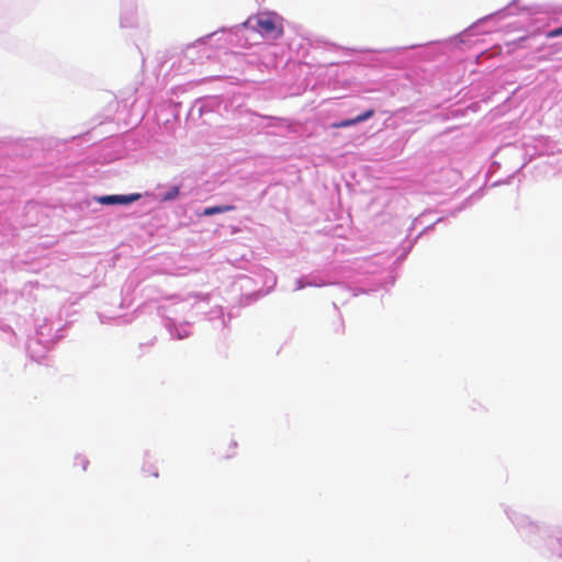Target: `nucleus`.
Masks as SVG:
<instances>
[{"label":"nucleus","mask_w":562,"mask_h":562,"mask_svg":"<svg viewBox=\"0 0 562 562\" xmlns=\"http://www.w3.org/2000/svg\"><path fill=\"white\" fill-rule=\"evenodd\" d=\"M250 21L255 22V29L266 37L277 40L283 35V19L274 12H262Z\"/></svg>","instance_id":"nucleus-1"},{"label":"nucleus","mask_w":562,"mask_h":562,"mask_svg":"<svg viewBox=\"0 0 562 562\" xmlns=\"http://www.w3.org/2000/svg\"><path fill=\"white\" fill-rule=\"evenodd\" d=\"M140 199L139 193L132 194H113V195H102L97 199V201L104 205H113V204H130L132 202Z\"/></svg>","instance_id":"nucleus-2"},{"label":"nucleus","mask_w":562,"mask_h":562,"mask_svg":"<svg viewBox=\"0 0 562 562\" xmlns=\"http://www.w3.org/2000/svg\"><path fill=\"white\" fill-rule=\"evenodd\" d=\"M373 114H374V111L372 109H369L368 111L356 116L355 119L345 120V121L333 124V127H335V128L349 127L357 123L364 122V121L369 120L370 117L373 116Z\"/></svg>","instance_id":"nucleus-3"},{"label":"nucleus","mask_w":562,"mask_h":562,"mask_svg":"<svg viewBox=\"0 0 562 562\" xmlns=\"http://www.w3.org/2000/svg\"><path fill=\"white\" fill-rule=\"evenodd\" d=\"M234 210H235L234 205L209 206V207H205L203 210L202 214L204 216H211V215H214V214H221V213L231 212V211H234Z\"/></svg>","instance_id":"nucleus-4"},{"label":"nucleus","mask_w":562,"mask_h":562,"mask_svg":"<svg viewBox=\"0 0 562 562\" xmlns=\"http://www.w3.org/2000/svg\"><path fill=\"white\" fill-rule=\"evenodd\" d=\"M237 449V442L234 440H228L223 447V457L232 458L235 456Z\"/></svg>","instance_id":"nucleus-5"},{"label":"nucleus","mask_w":562,"mask_h":562,"mask_svg":"<svg viewBox=\"0 0 562 562\" xmlns=\"http://www.w3.org/2000/svg\"><path fill=\"white\" fill-rule=\"evenodd\" d=\"M179 195V188L173 187L166 195L165 200H172Z\"/></svg>","instance_id":"nucleus-6"},{"label":"nucleus","mask_w":562,"mask_h":562,"mask_svg":"<svg viewBox=\"0 0 562 562\" xmlns=\"http://www.w3.org/2000/svg\"><path fill=\"white\" fill-rule=\"evenodd\" d=\"M76 464L80 465L83 471L87 470L89 462L83 457L76 458Z\"/></svg>","instance_id":"nucleus-7"},{"label":"nucleus","mask_w":562,"mask_h":562,"mask_svg":"<svg viewBox=\"0 0 562 562\" xmlns=\"http://www.w3.org/2000/svg\"><path fill=\"white\" fill-rule=\"evenodd\" d=\"M561 35H562V26L550 31L547 34V37L551 38V37H558V36H561Z\"/></svg>","instance_id":"nucleus-8"},{"label":"nucleus","mask_w":562,"mask_h":562,"mask_svg":"<svg viewBox=\"0 0 562 562\" xmlns=\"http://www.w3.org/2000/svg\"><path fill=\"white\" fill-rule=\"evenodd\" d=\"M151 475L155 476V477H158V472L157 471H153Z\"/></svg>","instance_id":"nucleus-9"}]
</instances>
